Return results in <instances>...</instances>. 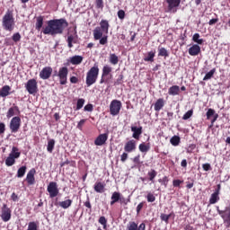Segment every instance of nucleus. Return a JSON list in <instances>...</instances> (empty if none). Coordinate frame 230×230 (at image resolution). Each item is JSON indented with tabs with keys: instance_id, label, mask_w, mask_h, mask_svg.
I'll return each mask as SVG.
<instances>
[{
	"instance_id": "nucleus-1",
	"label": "nucleus",
	"mask_w": 230,
	"mask_h": 230,
	"mask_svg": "<svg viewBox=\"0 0 230 230\" xmlns=\"http://www.w3.org/2000/svg\"><path fill=\"white\" fill-rule=\"evenodd\" d=\"M67 26H69V23L64 18L49 20L47 22V26L42 29L41 32L44 35H51L52 37H55V35H62L64 30H66Z\"/></svg>"
},
{
	"instance_id": "nucleus-2",
	"label": "nucleus",
	"mask_w": 230,
	"mask_h": 230,
	"mask_svg": "<svg viewBox=\"0 0 230 230\" xmlns=\"http://www.w3.org/2000/svg\"><path fill=\"white\" fill-rule=\"evenodd\" d=\"M2 26L5 31H13L15 28V19L13 13L7 11L2 19Z\"/></svg>"
},
{
	"instance_id": "nucleus-3",
	"label": "nucleus",
	"mask_w": 230,
	"mask_h": 230,
	"mask_svg": "<svg viewBox=\"0 0 230 230\" xmlns=\"http://www.w3.org/2000/svg\"><path fill=\"white\" fill-rule=\"evenodd\" d=\"M98 75H100V68L98 67V64L95 63L86 74L87 87H91V85L96 84V80H98Z\"/></svg>"
},
{
	"instance_id": "nucleus-4",
	"label": "nucleus",
	"mask_w": 230,
	"mask_h": 230,
	"mask_svg": "<svg viewBox=\"0 0 230 230\" xmlns=\"http://www.w3.org/2000/svg\"><path fill=\"white\" fill-rule=\"evenodd\" d=\"M217 211L226 224V227H230V208L226 207L225 210H220V208L217 207Z\"/></svg>"
},
{
	"instance_id": "nucleus-5",
	"label": "nucleus",
	"mask_w": 230,
	"mask_h": 230,
	"mask_svg": "<svg viewBox=\"0 0 230 230\" xmlns=\"http://www.w3.org/2000/svg\"><path fill=\"white\" fill-rule=\"evenodd\" d=\"M47 191L49 195L50 199H55V197H58V185L55 181H50L47 187Z\"/></svg>"
},
{
	"instance_id": "nucleus-6",
	"label": "nucleus",
	"mask_w": 230,
	"mask_h": 230,
	"mask_svg": "<svg viewBox=\"0 0 230 230\" xmlns=\"http://www.w3.org/2000/svg\"><path fill=\"white\" fill-rule=\"evenodd\" d=\"M9 128L12 134H16V132H19V128H21V117H13L10 121Z\"/></svg>"
},
{
	"instance_id": "nucleus-7",
	"label": "nucleus",
	"mask_w": 230,
	"mask_h": 230,
	"mask_svg": "<svg viewBox=\"0 0 230 230\" xmlns=\"http://www.w3.org/2000/svg\"><path fill=\"white\" fill-rule=\"evenodd\" d=\"M119 111H121V102L113 100L110 104V113L111 116H118Z\"/></svg>"
},
{
	"instance_id": "nucleus-8",
	"label": "nucleus",
	"mask_w": 230,
	"mask_h": 230,
	"mask_svg": "<svg viewBox=\"0 0 230 230\" xmlns=\"http://www.w3.org/2000/svg\"><path fill=\"white\" fill-rule=\"evenodd\" d=\"M26 91L29 94H37L39 88L37 86V80L30 79L25 84Z\"/></svg>"
},
{
	"instance_id": "nucleus-9",
	"label": "nucleus",
	"mask_w": 230,
	"mask_h": 230,
	"mask_svg": "<svg viewBox=\"0 0 230 230\" xmlns=\"http://www.w3.org/2000/svg\"><path fill=\"white\" fill-rule=\"evenodd\" d=\"M67 75H69V70L66 66L59 68L58 76L61 85H66L67 84Z\"/></svg>"
},
{
	"instance_id": "nucleus-10",
	"label": "nucleus",
	"mask_w": 230,
	"mask_h": 230,
	"mask_svg": "<svg viewBox=\"0 0 230 230\" xmlns=\"http://www.w3.org/2000/svg\"><path fill=\"white\" fill-rule=\"evenodd\" d=\"M1 218L3 222H8L12 218V210L6 204L3 205Z\"/></svg>"
},
{
	"instance_id": "nucleus-11",
	"label": "nucleus",
	"mask_w": 230,
	"mask_h": 230,
	"mask_svg": "<svg viewBox=\"0 0 230 230\" xmlns=\"http://www.w3.org/2000/svg\"><path fill=\"white\" fill-rule=\"evenodd\" d=\"M52 74H53V68H51V66H45L40 72V78H41V80H48L51 77Z\"/></svg>"
},
{
	"instance_id": "nucleus-12",
	"label": "nucleus",
	"mask_w": 230,
	"mask_h": 230,
	"mask_svg": "<svg viewBox=\"0 0 230 230\" xmlns=\"http://www.w3.org/2000/svg\"><path fill=\"white\" fill-rule=\"evenodd\" d=\"M21 114V110H19V106L13 104L11 108H9L6 118L10 119V118H13V116H19Z\"/></svg>"
},
{
	"instance_id": "nucleus-13",
	"label": "nucleus",
	"mask_w": 230,
	"mask_h": 230,
	"mask_svg": "<svg viewBox=\"0 0 230 230\" xmlns=\"http://www.w3.org/2000/svg\"><path fill=\"white\" fill-rule=\"evenodd\" d=\"M107 139H109V134L107 133L101 134L95 139L94 145H96V146H102L105 145V143L107 142Z\"/></svg>"
},
{
	"instance_id": "nucleus-14",
	"label": "nucleus",
	"mask_w": 230,
	"mask_h": 230,
	"mask_svg": "<svg viewBox=\"0 0 230 230\" xmlns=\"http://www.w3.org/2000/svg\"><path fill=\"white\" fill-rule=\"evenodd\" d=\"M35 173H36L35 169H31L27 173L26 181L29 186H33V184H35Z\"/></svg>"
},
{
	"instance_id": "nucleus-15",
	"label": "nucleus",
	"mask_w": 230,
	"mask_h": 230,
	"mask_svg": "<svg viewBox=\"0 0 230 230\" xmlns=\"http://www.w3.org/2000/svg\"><path fill=\"white\" fill-rule=\"evenodd\" d=\"M131 132H133L132 137H134V139H139V137L143 134V127H136L133 126L131 127Z\"/></svg>"
},
{
	"instance_id": "nucleus-16",
	"label": "nucleus",
	"mask_w": 230,
	"mask_h": 230,
	"mask_svg": "<svg viewBox=\"0 0 230 230\" xmlns=\"http://www.w3.org/2000/svg\"><path fill=\"white\" fill-rule=\"evenodd\" d=\"M125 152L130 153L136 150V140H129L126 143L124 146Z\"/></svg>"
},
{
	"instance_id": "nucleus-17",
	"label": "nucleus",
	"mask_w": 230,
	"mask_h": 230,
	"mask_svg": "<svg viewBox=\"0 0 230 230\" xmlns=\"http://www.w3.org/2000/svg\"><path fill=\"white\" fill-rule=\"evenodd\" d=\"M200 53V46L199 44H194L189 49V55L191 57H197Z\"/></svg>"
},
{
	"instance_id": "nucleus-18",
	"label": "nucleus",
	"mask_w": 230,
	"mask_h": 230,
	"mask_svg": "<svg viewBox=\"0 0 230 230\" xmlns=\"http://www.w3.org/2000/svg\"><path fill=\"white\" fill-rule=\"evenodd\" d=\"M168 4V11L172 12L173 8H177L181 4V0H166Z\"/></svg>"
},
{
	"instance_id": "nucleus-19",
	"label": "nucleus",
	"mask_w": 230,
	"mask_h": 230,
	"mask_svg": "<svg viewBox=\"0 0 230 230\" xmlns=\"http://www.w3.org/2000/svg\"><path fill=\"white\" fill-rule=\"evenodd\" d=\"M10 91H12V87H10V85H4L0 89L1 98H6V96H10Z\"/></svg>"
},
{
	"instance_id": "nucleus-20",
	"label": "nucleus",
	"mask_w": 230,
	"mask_h": 230,
	"mask_svg": "<svg viewBox=\"0 0 230 230\" xmlns=\"http://www.w3.org/2000/svg\"><path fill=\"white\" fill-rule=\"evenodd\" d=\"M42 26H44V16L40 15L36 17L35 29L37 31H40V30H42Z\"/></svg>"
},
{
	"instance_id": "nucleus-21",
	"label": "nucleus",
	"mask_w": 230,
	"mask_h": 230,
	"mask_svg": "<svg viewBox=\"0 0 230 230\" xmlns=\"http://www.w3.org/2000/svg\"><path fill=\"white\" fill-rule=\"evenodd\" d=\"M181 93V87L179 85H172L169 88L168 94L171 96H177Z\"/></svg>"
},
{
	"instance_id": "nucleus-22",
	"label": "nucleus",
	"mask_w": 230,
	"mask_h": 230,
	"mask_svg": "<svg viewBox=\"0 0 230 230\" xmlns=\"http://www.w3.org/2000/svg\"><path fill=\"white\" fill-rule=\"evenodd\" d=\"M218 190H216L210 196L209 204H217L218 200H220V197H218Z\"/></svg>"
},
{
	"instance_id": "nucleus-23",
	"label": "nucleus",
	"mask_w": 230,
	"mask_h": 230,
	"mask_svg": "<svg viewBox=\"0 0 230 230\" xmlns=\"http://www.w3.org/2000/svg\"><path fill=\"white\" fill-rule=\"evenodd\" d=\"M120 197H121V193L118 191H114L111 195V206H114L116 202H119Z\"/></svg>"
},
{
	"instance_id": "nucleus-24",
	"label": "nucleus",
	"mask_w": 230,
	"mask_h": 230,
	"mask_svg": "<svg viewBox=\"0 0 230 230\" xmlns=\"http://www.w3.org/2000/svg\"><path fill=\"white\" fill-rule=\"evenodd\" d=\"M84 60V57L82 56H74L70 58V62L73 64V66H78L82 64Z\"/></svg>"
},
{
	"instance_id": "nucleus-25",
	"label": "nucleus",
	"mask_w": 230,
	"mask_h": 230,
	"mask_svg": "<svg viewBox=\"0 0 230 230\" xmlns=\"http://www.w3.org/2000/svg\"><path fill=\"white\" fill-rule=\"evenodd\" d=\"M71 204H73L72 199H66L64 201H59L58 207L62 208L63 209H67L68 208H71Z\"/></svg>"
},
{
	"instance_id": "nucleus-26",
	"label": "nucleus",
	"mask_w": 230,
	"mask_h": 230,
	"mask_svg": "<svg viewBox=\"0 0 230 230\" xmlns=\"http://www.w3.org/2000/svg\"><path fill=\"white\" fill-rule=\"evenodd\" d=\"M103 37V32L100 27H97L93 30V39L94 40H100Z\"/></svg>"
},
{
	"instance_id": "nucleus-27",
	"label": "nucleus",
	"mask_w": 230,
	"mask_h": 230,
	"mask_svg": "<svg viewBox=\"0 0 230 230\" xmlns=\"http://www.w3.org/2000/svg\"><path fill=\"white\" fill-rule=\"evenodd\" d=\"M163 107H164V99L160 98L155 103V111H156V112H159V111H161Z\"/></svg>"
},
{
	"instance_id": "nucleus-28",
	"label": "nucleus",
	"mask_w": 230,
	"mask_h": 230,
	"mask_svg": "<svg viewBox=\"0 0 230 230\" xmlns=\"http://www.w3.org/2000/svg\"><path fill=\"white\" fill-rule=\"evenodd\" d=\"M101 30L104 33H109V21L107 20H102L100 22Z\"/></svg>"
},
{
	"instance_id": "nucleus-29",
	"label": "nucleus",
	"mask_w": 230,
	"mask_h": 230,
	"mask_svg": "<svg viewBox=\"0 0 230 230\" xmlns=\"http://www.w3.org/2000/svg\"><path fill=\"white\" fill-rule=\"evenodd\" d=\"M9 155H13V159H19L21 157V152H19V148L13 146Z\"/></svg>"
},
{
	"instance_id": "nucleus-30",
	"label": "nucleus",
	"mask_w": 230,
	"mask_h": 230,
	"mask_svg": "<svg viewBox=\"0 0 230 230\" xmlns=\"http://www.w3.org/2000/svg\"><path fill=\"white\" fill-rule=\"evenodd\" d=\"M105 190V185H103V183L102 182H96L94 185V191H96L97 193H103Z\"/></svg>"
},
{
	"instance_id": "nucleus-31",
	"label": "nucleus",
	"mask_w": 230,
	"mask_h": 230,
	"mask_svg": "<svg viewBox=\"0 0 230 230\" xmlns=\"http://www.w3.org/2000/svg\"><path fill=\"white\" fill-rule=\"evenodd\" d=\"M26 170H28V167H26V165L20 167L17 171L16 177H18V179L22 178V176L26 174Z\"/></svg>"
},
{
	"instance_id": "nucleus-32",
	"label": "nucleus",
	"mask_w": 230,
	"mask_h": 230,
	"mask_svg": "<svg viewBox=\"0 0 230 230\" xmlns=\"http://www.w3.org/2000/svg\"><path fill=\"white\" fill-rule=\"evenodd\" d=\"M112 73V67L110 66L106 65L102 68V78H105V76H109Z\"/></svg>"
},
{
	"instance_id": "nucleus-33",
	"label": "nucleus",
	"mask_w": 230,
	"mask_h": 230,
	"mask_svg": "<svg viewBox=\"0 0 230 230\" xmlns=\"http://www.w3.org/2000/svg\"><path fill=\"white\" fill-rule=\"evenodd\" d=\"M154 57H155V50H152L147 53V56L144 58L145 62H154Z\"/></svg>"
},
{
	"instance_id": "nucleus-34",
	"label": "nucleus",
	"mask_w": 230,
	"mask_h": 230,
	"mask_svg": "<svg viewBox=\"0 0 230 230\" xmlns=\"http://www.w3.org/2000/svg\"><path fill=\"white\" fill-rule=\"evenodd\" d=\"M170 143H171V145H172V146H179V145L181 143V137L173 136L171 138Z\"/></svg>"
},
{
	"instance_id": "nucleus-35",
	"label": "nucleus",
	"mask_w": 230,
	"mask_h": 230,
	"mask_svg": "<svg viewBox=\"0 0 230 230\" xmlns=\"http://www.w3.org/2000/svg\"><path fill=\"white\" fill-rule=\"evenodd\" d=\"M5 164L6 166H13L15 164V159L13 158V155H9L5 159Z\"/></svg>"
},
{
	"instance_id": "nucleus-36",
	"label": "nucleus",
	"mask_w": 230,
	"mask_h": 230,
	"mask_svg": "<svg viewBox=\"0 0 230 230\" xmlns=\"http://www.w3.org/2000/svg\"><path fill=\"white\" fill-rule=\"evenodd\" d=\"M193 42H196V44L202 45L204 44V40L200 39V34L195 33L192 37Z\"/></svg>"
},
{
	"instance_id": "nucleus-37",
	"label": "nucleus",
	"mask_w": 230,
	"mask_h": 230,
	"mask_svg": "<svg viewBox=\"0 0 230 230\" xmlns=\"http://www.w3.org/2000/svg\"><path fill=\"white\" fill-rule=\"evenodd\" d=\"M54 148H55V139L49 140L48 146H47L48 152H49V154H52Z\"/></svg>"
},
{
	"instance_id": "nucleus-38",
	"label": "nucleus",
	"mask_w": 230,
	"mask_h": 230,
	"mask_svg": "<svg viewBox=\"0 0 230 230\" xmlns=\"http://www.w3.org/2000/svg\"><path fill=\"white\" fill-rule=\"evenodd\" d=\"M110 62L113 65L116 66L118 65V62H119V58L116 54H110Z\"/></svg>"
},
{
	"instance_id": "nucleus-39",
	"label": "nucleus",
	"mask_w": 230,
	"mask_h": 230,
	"mask_svg": "<svg viewBox=\"0 0 230 230\" xmlns=\"http://www.w3.org/2000/svg\"><path fill=\"white\" fill-rule=\"evenodd\" d=\"M168 50L165 48H159L158 49V57H169Z\"/></svg>"
},
{
	"instance_id": "nucleus-40",
	"label": "nucleus",
	"mask_w": 230,
	"mask_h": 230,
	"mask_svg": "<svg viewBox=\"0 0 230 230\" xmlns=\"http://www.w3.org/2000/svg\"><path fill=\"white\" fill-rule=\"evenodd\" d=\"M217 69L213 68L212 70H210L208 73L206 74V75L204 76L203 80H211V78H213V75H215Z\"/></svg>"
},
{
	"instance_id": "nucleus-41",
	"label": "nucleus",
	"mask_w": 230,
	"mask_h": 230,
	"mask_svg": "<svg viewBox=\"0 0 230 230\" xmlns=\"http://www.w3.org/2000/svg\"><path fill=\"white\" fill-rule=\"evenodd\" d=\"M148 177H149V181H151V182H154V179H155V177H157V172H155V170L152 169L151 172H149L147 173Z\"/></svg>"
},
{
	"instance_id": "nucleus-42",
	"label": "nucleus",
	"mask_w": 230,
	"mask_h": 230,
	"mask_svg": "<svg viewBox=\"0 0 230 230\" xmlns=\"http://www.w3.org/2000/svg\"><path fill=\"white\" fill-rule=\"evenodd\" d=\"M138 148L140 150V152H148V150H150V146H146L145 145V143H142L138 146Z\"/></svg>"
},
{
	"instance_id": "nucleus-43",
	"label": "nucleus",
	"mask_w": 230,
	"mask_h": 230,
	"mask_svg": "<svg viewBox=\"0 0 230 230\" xmlns=\"http://www.w3.org/2000/svg\"><path fill=\"white\" fill-rule=\"evenodd\" d=\"M27 230H39V226L36 222L32 221L29 223Z\"/></svg>"
},
{
	"instance_id": "nucleus-44",
	"label": "nucleus",
	"mask_w": 230,
	"mask_h": 230,
	"mask_svg": "<svg viewBox=\"0 0 230 230\" xmlns=\"http://www.w3.org/2000/svg\"><path fill=\"white\" fill-rule=\"evenodd\" d=\"M84 103H85L84 99H78L77 103H76V111H80V109H82V107H84Z\"/></svg>"
},
{
	"instance_id": "nucleus-45",
	"label": "nucleus",
	"mask_w": 230,
	"mask_h": 230,
	"mask_svg": "<svg viewBox=\"0 0 230 230\" xmlns=\"http://www.w3.org/2000/svg\"><path fill=\"white\" fill-rule=\"evenodd\" d=\"M170 217H172V215L161 214L160 218L163 222H164L165 224H168V221L170 220Z\"/></svg>"
},
{
	"instance_id": "nucleus-46",
	"label": "nucleus",
	"mask_w": 230,
	"mask_h": 230,
	"mask_svg": "<svg viewBox=\"0 0 230 230\" xmlns=\"http://www.w3.org/2000/svg\"><path fill=\"white\" fill-rule=\"evenodd\" d=\"M123 78H124L123 74H120L118 79L115 81L114 85H121V84H123Z\"/></svg>"
},
{
	"instance_id": "nucleus-47",
	"label": "nucleus",
	"mask_w": 230,
	"mask_h": 230,
	"mask_svg": "<svg viewBox=\"0 0 230 230\" xmlns=\"http://www.w3.org/2000/svg\"><path fill=\"white\" fill-rule=\"evenodd\" d=\"M193 116V110H190L188 111L182 117V119L186 120V119H190V118Z\"/></svg>"
},
{
	"instance_id": "nucleus-48",
	"label": "nucleus",
	"mask_w": 230,
	"mask_h": 230,
	"mask_svg": "<svg viewBox=\"0 0 230 230\" xmlns=\"http://www.w3.org/2000/svg\"><path fill=\"white\" fill-rule=\"evenodd\" d=\"M119 204H124V206H127V204H128V202H130V199H125L124 197H122V195L120 194V198L119 199Z\"/></svg>"
},
{
	"instance_id": "nucleus-49",
	"label": "nucleus",
	"mask_w": 230,
	"mask_h": 230,
	"mask_svg": "<svg viewBox=\"0 0 230 230\" xmlns=\"http://www.w3.org/2000/svg\"><path fill=\"white\" fill-rule=\"evenodd\" d=\"M128 230H137V224L136 222H129Z\"/></svg>"
},
{
	"instance_id": "nucleus-50",
	"label": "nucleus",
	"mask_w": 230,
	"mask_h": 230,
	"mask_svg": "<svg viewBox=\"0 0 230 230\" xmlns=\"http://www.w3.org/2000/svg\"><path fill=\"white\" fill-rule=\"evenodd\" d=\"M73 40H75V37L73 35H69L66 40L68 48H73Z\"/></svg>"
},
{
	"instance_id": "nucleus-51",
	"label": "nucleus",
	"mask_w": 230,
	"mask_h": 230,
	"mask_svg": "<svg viewBox=\"0 0 230 230\" xmlns=\"http://www.w3.org/2000/svg\"><path fill=\"white\" fill-rule=\"evenodd\" d=\"M99 224L103 226V229H105V227H107V219L105 218V217H101L99 218Z\"/></svg>"
},
{
	"instance_id": "nucleus-52",
	"label": "nucleus",
	"mask_w": 230,
	"mask_h": 230,
	"mask_svg": "<svg viewBox=\"0 0 230 230\" xmlns=\"http://www.w3.org/2000/svg\"><path fill=\"white\" fill-rule=\"evenodd\" d=\"M168 177L164 176L162 180L159 179L158 182H161L163 185H164V188H166L168 186Z\"/></svg>"
},
{
	"instance_id": "nucleus-53",
	"label": "nucleus",
	"mask_w": 230,
	"mask_h": 230,
	"mask_svg": "<svg viewBox=\"0 0 230 230\" xmlns=\"http://www.w3.org/2000/svg\"><path fill=\"white\" fill-rule=\"evenodd\" d=\"M13 42H19V40H21V33L16 32L13 35L12 37Z\"/></svg>"
},
{
	"instance_id": "nucleus-54",
	"label": "nucleus",
	"mask_w": 230,
	"mask_h": 230,
	"mask_svg": "<svg viewBox=\"0 0 230 230\" xmlns=\"http://www.w3.org/2000/svg\"><path fill=\"white\" fill-rule=\"evenodd\" d=\"M96 8L103 10V0L95 1Z\"/></svg>"
},
{
	"instance_id": "nucleus-55",
	"label": "nucleus",
	"mask_w": 230,
	"mask_h": 230,
	"mask_svg": "<svg viewBox=\"0 0 230 230\" xmlns=\"http://www.w3.org/2000/svg\"><path fill=\"white\" fill-rule=\"evenodd\" d=\"M147 202H155V196L152 193H148L146 196Z\"/></svg>"
},
{
	"instance_id": "nucleus-56",
	"label": "nucleus",
	"mask_w": 230,
	"mask_h": 230,
	"mask_svg": "<svg viewBox=\"0 0 230 230\" xmlns=\"http://www.w3.org/2000/svg\"><path fill=\"white\" fill-rule=\"evenodd\" d=\"M99 40H100V44L102 46H105V44H107V42H108V37L107 36H103Z\"/></svg>"
},
{
	"instance_id": "nucleus-57",
	"label": "nucleus",
	"mask_w": 230,
	"mask_h": 230,
	"mask_svg": "<svg viewBox=\"0 0 230 230\" xmlns=\"http://www.w3.org/2000/svg\"><path fill=\"white\" fill-rule=\"evenodd\" d=\"M211 116H215V110L208 109V111H207L208 119H209L211 118Z\"/></svg>"
},
{
	"instance_id": "nucleus-58",
	"label": "nucleus",
	"mask_w": 230,
	"mask_h": 230,
	"mask_svg": "<svg viewBox=\"0 0 230 230\" xmlns=\"http://www.w3.org/2000/svg\"><path fill=\"white\" fill-rule=\"evenodd\" d=\"M181 184H182V181L181 180H173L172 181V186H174V188H179Z\"/></svg>"
},
{
	"instance_id": "nucleus-59",
	"label": "nucleus",
	"mask_w": 230,
	"mask_h": 230,
	"mask_svg": "<svg viewBox=\"0 0 230 230\" xmlns=\"http://www.w3.org/2000/svg\"><path fill=\"white\" fill-rule=\"evenodd\" d=\"M202 168L205 172H209L211 170V164H203Z\"/></svg>"
},
{
	"instance_id": "nucleus-60",
	"label": "nucleus",
	"mask_w": 230,
	"mask_h": 230,
	"mask_svg": "<svg viewBox=\"0 0 230 230\" xmlns=\"http://www.w3.org/2000/svg\"><path fill=\"white\" fill-rule=\"evenodd\" d=\"M118 17H119V19H121V20L125 19V11H123V10H119V12H118Z\"/></svg>"
},
{
	"instance_id": "nucleus-61",
	"label": "nucleus",
	"mask_w": 230,
	"mask_h": 230,
	"mask_svg": "<svg viewBox=\"0 0 230 230\" xmlns=\"http://www.w3.org/2000/svg\"><path fill=\"white\" fill-rule=\"evenodd\" d=\"M127 159H128V154L123 153V154L121 155V156H120V161H121L122 163H125V161H127Z\"/></svg>"
},
{
	"instance_id": "nucleus-62",
	"label": "nucleus",
	"mask_w": 230,
	"mask_h": 230,
	"mask_svg": "<svg viewBox=\"0 0 230 230\" xmlns=\"http://www.w3.org/2000/svg\"><path fill=\"white\" fill-rule=\"evenodd\" d=\"M143 206H145V203L144 202H141L137 205V215H139V213L141 212V210L143 209Z\"/></svg>"
},
{
	"instance_id": "nucleus-63",
	"label": "nucleus",
	"mask_w": 230,
	"mask_h": 230,
	"mask_svg": "<svg viewBox=\"0 0 230 230\" xmlns=\"http://www.w3.org/2000/svg\"><path fill=\"white\" fill-rule=\"evenodd\" d=\"M4 130H6V125L4 123H0V134H4Z\"/></svg>"
},
{
	"instance_id": "nucleus-64",
	"label": "nucleus",
	"mask_w": 230,
	"mask_h": 230,
	"mask_svg": "<svg viewBox=\"0 0 230 230\" xmlns=\"http://www.w3.org/2000/svg\"><path fill=\"white\" fill-rule=\"evenodd\" d=\"M84 111L87 112H93V104H87L84 106Z\"/></svg>"
}]
</instances>
